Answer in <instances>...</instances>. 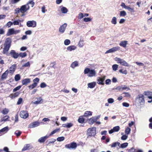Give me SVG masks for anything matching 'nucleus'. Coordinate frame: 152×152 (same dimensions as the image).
<instances>
[{
    "instance_id": "9",
    "label": "nucleus",
    "mask_w": 152,
    "mask_h": 152,
    "mask_svg": "<svg viewBox=\"0 0 152 152\" xmlns=\"http://www.w3.org/2000/svg\"><path fill=\"white\" fill-rule=\"evenodd\" d=\"M105 78V76L101 77H97V83L99 85H104V81Z\"/></svg>"
},
{
    "instance_id": "14",
    "label": "nucleus",
    "mask_w": 152,
    "mask_h": 152,
    "mask_svg": "<svg viewBox=\"0 0 152 152\" xmlns=\"http://www.w3.org/2000/svg\"><path fill=\"white\" fill-rule=\"evenodd\" d=\"M9 54L12 57L15 59L17 58L19 56L18 53H16L14 50H11Z\"/></svg>"
},
{
    "instance_id": "46",
    "label": "nucleus",
    "mask_w": 152,
    "mask_h": 152,
    "mask_svg": "<svg viewBox=\"0 0 152 152\" xmlns=\"http://www.w3.org/2000/svg\"><path fill=\"white\" fill-rule=\"evenodd\" d=\"M78 121L79 123H83L84 121V119L82 117H79L78 119Z\"/></svg>"
},
{
    "instance_id": "57",
    "label": "nucleus",
    "mask_w": 152,
    "mask_h": 152,
    "mask_svg": "<svg viewBox=\"0 0 152 152\" xmlns=\"http://www.w3.org/2000/svg\"><path fill=\"white\" fill-rule=\"evenodd\" d=\"M107 101L109 103H112L114 102V100L113 98H110L108 99Z\"/></svg>"
},
{
    "instance_id": "7",
    "label": "nucleus",
    "mask_w": 152,
    "mask_h": 152,
    "mask_svg": "<svg viewBox=\"0 0 152 152\" xmlns=\"http://www.w3.org/2000/svg\"><path fill=\"white\" fill-rule=\"evenodd\" d=\"M20 9L21 12L23 13H24L29 10V5H28V4H26L21 6Z\"/></svg>"
},
{
    "instance_id": "16",
    "label": "nucleus",
    "mask_w": 152,
    "mask_h": 152,
    "mask_svg": "<svg viewBox=\"0 0 152 152\" xmlns=\"http://www.w3.org/2000/svg\"><path fill=\"white\" fill-rule=\"evenodd\" d=\"M120 129V128L119 126L114 127L113 129L109 131V133L110 134H111L115 132H117Z\"/></svg>"
},
{
    "instance_id": "43",
    "label": "nucleus",
    "mask_w": 152,
    "mask_h": 152,
    "mask_svg": "<svg viewBox=\"0 0 152 152\" xmlns=\"http://www.w3.org/2000/svg\"><path fill=\"white\" fill-rule=\"evenodd\" d=\"M84 41L83 40H80L79 41L78 44V45L80 47H83L84 45Z\"/></svg>"
},
{
    "instance_id": "59",
    "label": "nucleus",
    "mask_w": 152,
    "mask_h": 152,
    "mask_svg": "<svg viewBox=\"0 0 152 152\" xmlns=\"http://www.w3.org/2000/svg\"><path fill=\"white\" fill-rule=\"evenodd\" d=\"M127 137L128 136L124 135L121 137V139L122 140H125L127 139Z\"/></svg>"
},
{
    "instance_id": "64",
    "label": "nucleus",
    "mask_w": 152,
    "mask_h": 152,
    "mask_svg": "<svg viewBox=\"0 0 152 152\" xmlns=\"http://www.w3.org/2000/svg\"><path fill=\"white\" fill-rule=\"evenodd\" d=\"M122 105L123 106L126 107H128L129 106V103H126V102H123L122 103Z\"/></svg>"
},
{
    "instance_id": "32",
    "label": "nucleus",
    "mask_w": 152,
    "mask_h": 152,
    "mask_svg": "<svg viewBox=\"0 0 152 152\" xmlns=\"http://www.w3.org/2000/svg\"><path fill=\"white\" fill-rule=\"evenodd\" d=\"M16 68V66L15 64H14L11 66L10 68V70L11 72H14Z\"/></svg>"
},
{
    "instance_id": "12",
    "label": "nucleus",
    "mask_w": 152,
    "mask_h": 152,
    "mask_svg": "<svg viewBox=\"0 0 152 152\" xmlns=\"http://www.w3.org/2000/svg\"><path fill=\"white\" fill-rule=\"evenodd\" d=\"M116 89L119 91H122L123 90H125L126 91L130 90L129 88L127 87L126 86H117L116 88Z\"/></svg>"
},
{
    "instance_id": "52",
    "label": "nucleus",
    "mask_w": 152,
    "mask_h": 152,
    "mask_svg": "<svg viewBox=\"0 0 152 152\" xmlns=\"http://www.w3.org/2000/svg\"><path fill=\"white\" fill-rule=\"evenodd\" d=\"M47 86V85L44 82L41 83L40 84V87L41 88H44Z\"/></svg>"
},
{
    "instance_id": "21",
    "label": "nucleus",
    "mask_w": 152,
    "mask_h": 152,
    "mask_svg": "<svg viewBox=\"0 0 152 152\" xmlns=\"http://www.w3.org/2000/svg\"><path fill=\"white\" fill-rule=\"evenodd\" d=\"M127 44V41H121L119 44V45L124 48L126 47V46Z\"/></svg>"
},
{
    "instance_id": "48",
    "label": "nucleus",
    "mask_w": 152,
    "mask_h": 152,
    "mask_svg": "<svg viewBox=\"0 0 152 152\" xmlns=\"http://www.w3.org/2000/svg\"><path fill=\"white\" fill-rule=\"evenodd\" d=\"M118 67V65L116 64H115L112 66V68L113 71H116Z\"/></svg>"
},
{
    "instance_id": "1",
    "label": "nucleus",
    "mask_w": 152,
    "mask_h": 152,
    "mask_svg": "<svg viewBox=\"0 0 152 152\" xmlns=\"http://www.w3.org/2000/svg\"><path fill=\"white\" fill-rule=\"evenodd\" d=\"M12 42L11 39L7 38L6 39L4 44V48L3 50V53L4 54L7 53L10 47Z\"/></svg>"
},
{
    "instance_id": "40",
    "label": "nucleus",
    "mask_w": 152,
    "mask_h": 152,
    "mask_svg": "<svg viewBox=\"0 0 152 152\" xmlns=\"http://www.w3.org/2000/svg\"><path fill=\"white\" fill-rule=\"evenodd\" d=\"M20 78V77L19 74L16 75L15 77V80L16 81H17L19 80Z\"/></svg>"
},
{
    "instance_id": "34",
    "label": "nucleus",
    "mask_w": 152,
    "mask_h": 152,
    "mask_svg": "<svg viewBox=\"0 0 152 152\" xmlns=\"http://www.w3.org/2000/svg\"><path fill=\"white\" fill-rule=\"evenodd\" d=\"M9 116L8 115H6L3 118H1V121H9L8 119V118H9Z\"/></svg>"
},
{
    "instance_id": "36",
    "label": "nucleus",
    "mask_w": 152,
    "mask_h": 152,
    "mask_svg": "<svg viewBox=\"0 0 152 152\" xmlns=\"http://www.w3.org/2000/svg\"><path fill=\"white\" fill-rule=\"evenodd\" d=\"M126 15V12L124 11H121L120 13V16L121 17H124Z\"/></svg>"
},
{
    "instance_id": "17",
    "label": "nucleus",
    "mask_w": 152,
    "mask_h": 152,
    "mask_svg": "<svg viewBox=\"0 0 152 152\" xmlns=\"http://www.w3.org/2000/svg\"><path fill=\"white\" fill-rule=\"evenodd\" d=\"M49 137V135H46L44 137H42L39 138L38 141L40 143L44 142Z\"/></svg>"
},
{
    "instance_id": "23",
    "label": "nucleus",
    "mask_w": 152,
    "mask_h": 152,
    "mask_svg": "<svg viewBox=\"0 0 152 152\" xmlns=\"http://www.w3.org/2000/svg\"><path fill=\"white\" fill-rule=\"evenodd\" d=\"M96 85V83L95 82H93L89 83L88 84V87L92 88L94 87Z\"/></svg>"
},
{
    "instance_id": "63",
    "label": "nucleus",
    "mask_w": 152,
    "mask_h": 152,
    "mask_svg": "<svg viewBox=\"0 0 152 152\" xmlns=\"http://www.w3.org/2000/svg\"><path fill=\"white\" fill-rule=\"evenodd\" d=\"M135 149L134 147L128 150V152H135Z\"/></svg>"
},
{
    "instance_id": "15",
    "label": "nucleus",
    "mask_w": 152,
    "mask_h": 152,
    "mask_svg": "<svg viewBox=\"0 0 152 152\" xmlns=\"http://www.w3.org/2000/svg\"><path fill=\"white\" fill-rule=\"evenodd\" d=\"M40 124V123L38 121H35L32 123L30 124L28 126V128H33L39 126Z\"/></svg>"
},
{
    "instance_id": "39",
    "label": "nucleus",
    "mask_w": 152,
    "mask_h": 152,
    "mask_svg": "<svg viewBox=\"0 0 152 152\" xmlns=\"http://www.w3.org/2000/svg\"><path fill=\"white\" fill-rule=\"evenodd\" d=\"M131 130V129L127 127L125 130V134L127 135L129 134L130 133Z\"/></svg>"
},
{
    "instance_id": "2",
    "label": "nucleus",
    "mask_w": 152,
    "mask_h": 152,
    "mask_svg": "<svg viewBox=\"0 0 152 152\" xmlns=\"http://www.w3.org/2000/svg\"><path fill=\"white\" fill-rule=\"evenodd\" d=\"M84 74H88V77H96V72L94 69H90L89 68H86L84 71Z\"/></svg>"
},
{
    "instance_id": "28",
    "label": "nucleus",
    "mask_w": 152,
    "mask_h": 152,
    "mask_svg": "<svg viewBox=\"0 0 152 152\" xmlns=\"http://www.w3.org/2000/svg\"><path fill=\"white\" fill-rule=\"evenodd\" d=\"M61 12L63 13H66L68 12L67 9L65 7L61 6Z\"/></svg>"
},
{
    "instance_id": "3",
    "label": "nucleus",
    "mask_w": 152,
    "mask_h": 152,
    "mask_svg": "<svg viewBox=\"0 0 152 152\" xmlns=\"http://www.w3.org/2000/svg\"><path fill=\"white\" fill-rule=\"evenodd\" d=\"M87 137L94 136L96 134V128L95 127L88 128L87 131Z\"/></svg>"
},
{
    "instance_id": "8",
    "label": "nucleus",
    "mask_w": 152,
    "mask_h": 152,
    "mask_svg": "<svg viewBox=\"0 0 152 152\" xmlns=\"http://www.w3.org/2000/svg\"><path fill=\"white\" fill-rule=\"evenodd\" d=\"M26 25L28 27H35L37 26V23L34 20L28 21L26 23Z\"/></svg>"
},
{
    "instance_id": "62",
    "label": "nucleus",
    "mask_w": 152,
    "mask_h": 152,
    "mask_svg": "<svg viewBox=\"0 0 152 152\" xmlns=\"http://www.w3.org/2000/svg\"><path fill=\"white\" fill-rule=\"evenodd\" d=\"M151 92H150L148 91H145L144 92V94L145 95V96H146L148 97V96H149L151 94Z\"/></svg>"
},
{
    "instance_id": "42",
    "label": "nucleus",
    "mask_w": 152,
    "mask_h": 152,
    "mask_svg": "<svg viewBox=\"0 0 152 152\" xmlns=\"http://www.w3.org/2000/svg\"><path fill=\"white\" fill-rule=\"evenodd\" d=\"M37 86V85L34 83H33L32 84L28 86V87L31 90L35 88Z\"/></svg>"
},
{
    "instance_id": "11",
    "label": "nucleus",
    "mask_w": 152,
    "mask_h": 152,
    "mask_svg": "<svg viewBox=\"0 0 152 152\" xmlns=\"http://www.w3.org/2000/svg\"><path fill=\"white\" fill-rule=\"evenodd\" d=\"M120 49V48L119 47H114L113 48L110 49L109 50L107 51L105 54H107L109 53H112L115 52L119 50Z\"/></svg>"
},
{
    "instance_id": "18",
    "label": "nucleus",
    "mask_w": 152,
    "mask_h": 152,
    "mask_svg": "<svg viewBox=\"0 0 152 152\" xmlns=\"http://www.w3.org/2000/svg\"><path fill=\"white\" fill-rule=\"evenodd\" d=\"M31 82V79L30 78H27L23 79L22 80V83L23 85H27Z\"/></svg>"
},
{
    "instance_id": "25",
    "label": "nucleus",
    "mask_w": 152,
    "mask_h": 152,
    "mask_svg": "<svg viewBox=\"0 0 152 152\" xmlns=\"http://www.w3.org/2000/svg\"><path fill=\"white\" fill-rule=\"evenodd\" d=\"M16 34V33L15 32V31L13 29H9L8 31V32L7 33V35L9 36Z\"/></svg>"
},
{
    "instance_id": "13",
    "label": "nucleus",
    "mask_w": 152,
    "mask_h": 152,
    "mask_svg": "<svg viewBox=\"0 0 152 152\" xmlns=\"http://www.w3.org/2000/svg\"><path fill=\"white\" fill-rule=\"evenodd\" d=\"M67 24L64 23L60 26L59 28V31L60 33L63 34L64 33L67 26Z\"/></svg>"
},
{
    "instance_id": "49",
    "label": "nucleus",
    "mask_w": 152,
    "mask_h": 152,
    "mask_svg": "<svg viewBox=\"0 0 152 152\" xmlns=\"http://www.w3.org/2000/svg\"><path fill=\"white\" fill-rule=\"evenodd\" d=\"M21 133V132L19 130H16L15 132V134L16 135L17 137L20 136Z\"/></svg>"
},
{
    "instance_id": "53",
    "label": "nucleus",
    "mask_w": 152,
    "mask_h": 152,
    "mask_svg": "<svg viewBox=\"0 0 152 152\" xmlns=\"http://www.w3.org/2000/svg\"><path fill=\"white\" fill-rule=\"evenodd\" d=\"M15 14L18 15V14L20 12H21V11H20V9H19V8H16L15 10Z\"/></svg>"
},
{
    "instance_id": "38",
    "label": "nucleus",
    "mask_w": 152,
    "mask_h": 152,
    "mask_svg": "<svg viewBox=\"0 0 152 152\" xmlns=\"http://www.w3.org/2000/svg\"><path fill=\"white\" fill-rule=\"evenodd\" d=\"M19 55V56H20L22 58H24L27 56V54L26 52L20 53Z\"/></svg>"
},
{
    "instance_id": "27",
    "label": "nucleus",
    "mask_w": 152,
    "mask_h": 152,
    "mask_svg": "<svg viewBox=\"0 0 152 152\" xmlns=\"http://www.w3.org/2000/svg\"><path fill=\"white\" fill-rule=\"evenodd\" d=\"M120 145V142H116L113 143L112 144L110 145H109L110 146L111 148H115V147L117 145L119 146Z\"/></svg>"
},
{
    "instance_id": "24",
    "label": "nucleus",
    "mask_w": 152,
    "mask_h": 152,
    "mask_svg": "<svg viewBox=\"0 0 152 152\" xmlns=\"http://www.w3.org/2000/svg\"><path fill=\"white\" fill-rule=\"evenodd\" d=\"M8 72L7 70L4 73L1 75V78L2 79H5L7 77L8 75Z\"/></svg>"
},
{
    "instance_id": "35",
    "label": "nucleus",
    "mask_w": 152,
    "mask_h": 152,
    "mask_svg": "<svg viewBox=\"0 0 152 152\" xmlns=\"http://www.w3.org/2000/svg\"><path fill=\"white\" fill-rule=\"evenodd\" d=\"M111 22L112 24L116 25L117 24V18L115 17H114L111 20Z\"/></svg>"
},
{
    "instance_id": "37",
    "label": "nucleus",
    "mask_w": 152,
    "mask_h": 152,
    "mask_svg": "<svg viewBox=\"0 0 152 152\" xmlns=\"http://www.w3.org/2000/svg\"><path fill=\"white\" fill-rule=\"evenodd\" d=\"M128 144L127 142L124 143L121 145L120 147L123 148H125L128 145Z\"/></svg>"
},
{
    "instance_id": "22",
    "label": "nucleus",
    "mask_w": 152,
    "mask_h": 152,
    "mask_svg": "<svg viewBox=\"0 0 152 152\" xmlns=\"http://www.w3.org/2000/svg\"><path fill=\"white\" fill-rule=\"evenodd\" d=\"M76 49V47L74 45H71L67 48V50L70 51L74 50Z\"/></svg>"
},
{
    "instance_id": "55",
    "label": "nucleus",
    "mask_w": 152,
    "mask_h": 152,
    "mask_svg": "<svg viewBox=\"0 0 152 152\" xmlns=\"http://www.w3.org/2000/svg\"><path fill=\"white\" fill-rule=\"evenodd\" d=\"M128 10L129 11H130L131 12H134V9L133 8H131L129 7V6H128L127 7V8L126 9Z\"/></svg>"
},
{
    "instance_id": "56",
    "label": "nucleus",
    "mask_w": 152,
    "mask_h": 152,
    "mask_svg": "<svg viewBox=\"0 0 152 152\" xmlns=\"http://www.w3.org/2000/svg\"><path fill=\"white\" fill-rule=\"evenodd\" d=\"M83 20L85 22H88L91 20V19L89 18H85L83 19Z\"/></svg>"
},
{
    "instance_id": "54",
    "label": "nucleus",
    "mask_w": 152,
    "mask_h": 152,
    "mask_svg": "<svg viewBox=\"0 0 152 152\" xmlns=\"http://www.w3.org/2000/svg\"><path fill=\"white\" fill-rule=\"evenodd\" d=\"M21 86H17V87H15L13 89V92H15V91H17L19 90L20 89V88H21Z\"/></svg>"
},
{
    "instance_id": "44",
    "label": "nucleus",
    "mask_w": 152,
    "mask_h": 152,
    "mask_svg": "<svg viewBox=\"0 0 152 152\" xmlns=\"http://www.w3.org/2000/svg\"><path fill=\"white\" fill-rule=\"evenodd\" d=\"M9 112V110L8 109L4 108L3 110L2 113L4 114H7Z\"/></svg>"
},
{
    "instance_id": "33",
    "label": "nucleus",
    "mask_w": 152,
    "mask_h": 152,
    "mask_svg": "<svg viewBox=\"0 0 152 152\" xmlns=\"http://www.w3.org/2000/svg\"><path fill=\"white\" fill-rule=\"evenodd\" d=\"M39 78H37V77H36L33 80V83L34 84L36 85H37V86L38 83L39 82Z\"/></svg>"
},
{
    "instance_id": "41",
    "label": "nucleus",
    "mask_w": 152,
    "mask_h": 152,
    "mask_svg": "<svg viewBox=\"0 0 152 152\" xmlns=\"http://www.w3.org/2000/svg\"><path fill=\"white\" fill-rule=\"evenodd\" d=\"M60 129L59 128L56 129L52 131L50 134V135H49V136H50L52 135L53 134H54L56 133V132H58V131L60 130Z\"/></svg>"
},
{
    "instance_id": "31",
    "label": "nucleus",
    "mask_w": 152,
    "mask_h": 152,
    "mask_svg": "<svg viewBox=\"0 0 152 152\" xmlns=\"http://www.w3.org/2000/svg\"><path fill=\"white\" fill-rule=\"evenodd\" d=\"M96 121V119H95L94 117H92V118H90L89 120V123L91 124H93L94 122Z\"/></svg>"
},
{
    "instance_id": "50",
    "label": "nucleus",
    "mask_w": 152,
    "mask_h": 152,
    "mask_svg": "<svg viewBox=\"0 0 152 152\" xmlns=\"http://www.w3.org/2000/svg\"><path fill=\"white\" fill-rule=\"evenodd\" d=\"M65 139V138L64 137H58L57 139V140L58 141L61 142L63 141Z\"/></svg>"
},
{
    "instance_id": "60",
    "label": "nucleus",
    "mask_w": 152,
    "mask_h": 152,
    "mask_svg": "<svg viewBox=\"0 0 152 152\" xmlns=\"http://www.w3.org/2000/svg\"><path fill=\"white\" fill-rule=\"evenodd\" d=\"M23 101V99L21 98H19L17 102V104L18 105L20 104H21Z\"/></svg>"
},
{
    "instance_id": "58",
    "label": "nucleus",
    "mask_w": 152,
    "mask_h": 152,
    "mask_svg": "<svg viewBox=\"0 0 152 152\" xmlns=\"http://www.w3.org/2000/svg\"><path fill=\"white\" fill-rule=\"evenodd\" d=\"M111 80L109 79H107L105 80V84L106 85H109L111 84Z\"/></svg>"
},
{
    "instance_id": "47",
    "label": "nucleus",
    "mask_w": 152,
    "mask_h": 152,
    "mask_svg": "<svg viewBox=\"0 0 152 152\" xmlns=\"http://www.w3.org/2000/svg\"><path fill=\"white\" fill-rule=\"evenodd\" d=\"M70 43V41L69 39H66L64 41V44L65 45H69Z\"/></svg>"
},
{
    "instance_id": "20",
    "label": "nucleus",
    "mask_w": 152,
    "mask_h": 152,
    "mask_svg": "<svg viewBox=\"0 0 152 152\" xmlns=\"http://www.w3.org/2000/svg\"><path fill=\"white\" fill-rule=\"evenodd\" d=\"M36 99H37V100L34 102H32V103L34 104H40L41 103V102L42 100V99L41 97H37L36 98Z\"/></svg>"
},
{
    "instance_id": "10",
    "label": "nucleus",
    "mask_w": 152,
    "mask_h": 152,
    "mask_svg": "<svg viewBox=\"0 0 152 152\" xmlns=\"http://www.w3.org/2000/svg\"><path fill=\"white\" fill-rule=\"evenodd\" d=\"M20 115L21 118L26 119L28 117V114L27 111H22L20 113Z\"/></svg>"
},
{
    "instance_id": "5",
    "label": "nucleus",
    "mask_w": 152,
    "mask_h": 152,
    "mask_svg": "<svg viewBox=\"0 0 152 152\" xmlns=\"http://www.w3.org/2000/svg\"><path fill=\"white\" fill-rule=\"evenodd\" d=\"M77 146V145L76 142H73L69 144H67L65 145V147L66 148L70 149H75Z\"/></svg>"
},
{
    "instance_id": "45",
    "label": "nucleus",
    "mask_w": 152,
    "mask_h": 152,
    "mask_svg": "<svg viewBox=\"0 0 152 152\" xmlns=\"http://www.w3.org/2000/svg\"><path fill=\"white\" fill-rule=\"evenodd\" d=\"M21 20H14L13 22V24L15 25H18L19 22H21Z\"/></svg>"
},
{
    "instance_id": "30",
    "label": "nucleus",
    "mask_w": 152,
    "mask_h": 152,
    "mask_svg": "<svg viewBox=\"0 0 152 152\" xmlns=\"http://www.w3.org/2000/svg\"><path fill=\"white\" fill-rule=\"evenodd\" d=\"M92 112L90 111H86L84 114V117H88V116L91 115Z\"/></svg>"
},
{
    "instance_id": "6",
    "label": "nucleus",
    "mask_w": 152,
    "mask_h": 152,
    "mask_svg": "<svg viewBox=\"0 0 152 152\" xmlns=\"http://www.w3.org/2000/svg\"><path fill=\"white\" fill-rule=\"evenodd\" d=\"M115 60L117 61L118 63H120L122 65L128 66H129L128 63L123 59L119 58L116 57Z\"/></svg>"
},
{
    "instance_id": "29",
    "label": "nucleus",
    "mask_w": 152,
    "mask_h": 152,
    "mask_svg": "<svg viewBox=\"0 0 152 152\" xmlns=\"http://www.w3.org/2000/svg\"><path fill=\"white\" fill-rule=\"evenodd\" d=\"M8 126H6L0 130V134L1 132H5V133H6L8 131Z\"/></svg>"
},
{
    "instance_id": "26",
    "label": "nucleus",
    "mask_w": 152,
    "mask_h": 152,
    "mask_svg": "<svg viewBox=\"0 0 152 152\" xmlns=\"http://www.w3.org/2000/svg\"><path fill=\"white\" fill-rule=\"evenodd\" d=\"M56 141V139L52 138L47 140L46 142V143H47V145H48L50 144L53 143Z\"/></svg>"
},
{
    "instance_id": "51",
    "label": "nucleus",
    "mask_w": 152,
    "mask_h": 152,
    "mask_svg": "<svg viewBox=\"0 0 152 152\" xmlns=\"http://www.w3.org/2000/svg\"><path fill=\"white\" fill-rule=\"evenodd\" d=\"M122 94L124 95V97H129L131 96L130 94L128 92H123Z\"/></svg>"
},
{
    "instance_id": "61",
    "label": "nucleus",
    "mask_w": 152,
    "mask_h": 152,
    "mask_svg": "<svg viewBox=\"0 0 152 152\" xmlns=\"http://www.w3.org/2000/svg\"><path fill=\"white\" fill-rule=\"evenodd\" d=\"M119 72L122 73L123 74L126 75L127 73V71L126 70H124V71H123L122 69H120L119 70Z\"/></svg>"
},
{
    "instance_id": "4",
    "label": "nucleus",
    "mask_w": 152,
    "mask_h": 152,
    "mask_svg": "<svg viewBox=\"0 0 152 152\" xmlns=\"http://www.w3.org/2000/svg\"><path fill=\"white\" fill-rule=\"evenodd\" d=\"M144 99V95L142 94H140L138 95L136 97V101L141 105L144 106L145 102Z\"/></svg>"
},
{
    "instance_id": "19",
    "label": "nucleus",
    "mask_w": 152,
    "mask_h": 152,
    "mask_svg": "<svg viewBox=\"0 0 152 152\" xmlns=\"http://www.w3.org/2000/svg\"><path fill=\"white\" fill-rule=\"evenodd\" d=\"M78 66V63L77 61H75L73 62L70 65V67L73 69H74L75 67Z\"/></svg>"
}]
</instances>
